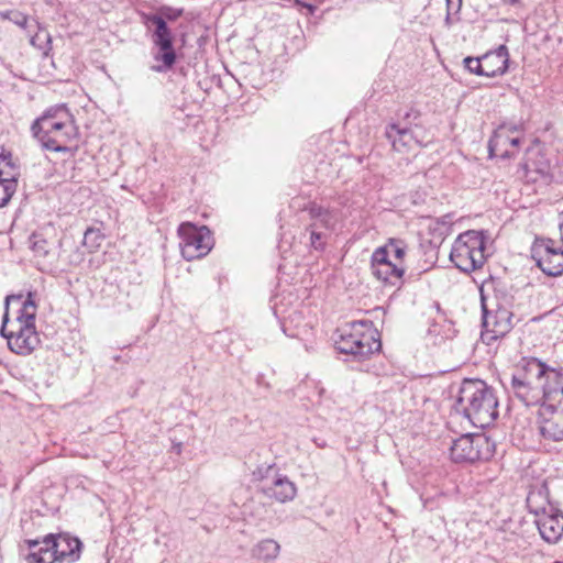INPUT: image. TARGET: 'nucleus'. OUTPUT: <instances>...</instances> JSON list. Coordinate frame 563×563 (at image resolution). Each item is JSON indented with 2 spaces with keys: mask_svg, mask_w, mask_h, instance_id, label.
Instances as JSON below:
<instances>
[{
  "mask_svg": "<svg viewBox=\"0 0 563 563\" xmlns=\"http://www.w3.org/2000/svg\"><path fill=\"white\" fill-rule=\"evenodd\" d=\"M511 388L526 406L563 405V367H550L534 357L523 360L512 375Z\"/></svg>",
  "mask_w": 563,
  "mask_h": 563,
  "instance_id": "1",
  "label": "nucleus"
},
{
  "mask_svg": "<svg viewBox=\"0 0 563 563\" xmlns=\"http://www.w3.org/2000/svg\"><path fill=\"white\" fill-rule=\"evenodd\" d=\"M36 303L33 294L11 295L5 299V312L1 335L7 339L10 350L16 354L27 355L40 343L35 330Z\"/></svg>",
  "mask_w": 563,
  "mask_h": 563,
  "instance_id": "2",
  "label": "nucleus"
},
{
  "mask_svg": "<svg viewBox=\"0 0 563 563\" xmlns=\"http://www.w3.org/2000/svg\"><path fill=\"white\" fill-rule=\"evenodd\" d=\"M456 406L475 427H488L498 417L494 390L479 379H465L462 383Z\"/></svg>",
  "mask_w": 563,
  "mask_h": 563,
  "instance_id": "3",
  "label": "nucleus"
},
{
  "mask_svg": "<svg viewBox=\"0 0 563 563\" xmlns=\"http://www.w3.org/2000/svg\"><path fill=\"white\" fill-rule=\"evenodd\" d=\"M31 132L44 148L54 152L68 151L67 144L77 135L73 117L64 104L47 109L32 123Z\"/></svg>",
  "mask_w": 563,
  "mask_h": 563,
  "instance_id": "4",
  "label": "nucleus"
},
{
  "mask_svg": "<svg viewBox=\"0 0 563 563\" xmlns=\"http://www.w3.org/2000/svg\"><path fill=\"white\" fill-rule=\"evenodd\" d=\"M333 342L340 353L356 361L368 358L382 347L379 333L371 320L346 322L335 331Z\"/></svg>",
  "mask_w": 563,
  "mask_h": 563,
  "instance_id": "5",
  "label": "nucleus"
},
{
  "mask_svg": "<svg viewBox=\"0 0 563 563\" xmlns=\"http://www.w3.org/2000/svg\"><path fill=\"white\" fill-rule=\"evenodd\" d=\"M27 563H73L80 556L81 542L68 534H47L43 540H27Z\"/></svg>",
  "mask_w": 563,
  "mask_h": 563,
  "instance_id": "6",
  "label": "nucleus"
},
{
  "mask_svg": "<svg viewBox=\"0 0 563 563\" xmlns=\"http://www.w3.org/2000/svg\"><path fill=\"white\" fill-rule=\"evenodd\" d=\"M485 241L482 232L470 230L461 233L452 245L450 260L464 273L481 268L485 263Z\"/></svg>",
  "mask_w": 563,
  "mask_h": 563,
  "instance_id": "7",
  "label": "nucleus"
},
{
  "mask_svg": "<svg viewBox=\"0 0 563 563\" xmlns=\"http://www.w3.org/2000/svg\"><path fill=\"white\" fill-rule=\"evenodd\" d=\"M547 504L548 500L542 495L541 490L531 492L527 497V505L530 512L538 517L536 523L541 538L545 542L554 544L563 536V514L554 511L553 509L547 512Z\"/></svg>",
  "mask_w": 563,
  "mask_h": 563,
  "instance_id": "8",
  "label": "nucleus"
},
{
  "mask_svg": "<svg viewBox=\"0 0 563 563\" xmlns=\"http://www.w3.org/2000/svg\"><path fill=\"white\" fill-rule=\"evenodd\" d=\"M143 24L152 32V42L158 47L161 54L155 56L156 60H162L163 66L155 67L156 71L169 69L176 62V53L174 49V34L167 23L158 15L151 13L142 14Z\"/></svg>",
  "mask_w": 563,
  "mask_h": 563,
  "instance_id": "9",
  "label": "nucleus"
},
{
  "mask_svg": "<svg viewBox=\"0 0 563 563\" xmlns=\"http://www.w3.org/2000/svg\"><path fill=\"white\" fill-rule=\"evenodd\" d=\"M178 235L181 255L188 262L206 256L213 246L211 231L206 225L181 223L178 228Z\"/></svg>",
  "mask_w": 563,
  "mask_h": 563,
  "instance_id": "10",
  "label": "nucleus"
},
{
  "mask_svg": "<svg viewBox=\"0 0 563 563\" xmlns=\"http://www.w3.org/2000/svg\"><path fill=\"white\" fill-rule=\"evenodd\" d=\"M490 456L492 443L484 434H464L451 445V459L456 463H474Z\"/></svg>",
  "mask_w": 563,
  "mask_h": 563,
  "instance_id": "11",
  "label": "nucleus"
},
{
  "mask_svg": "<svg viewBox=\"0 0 563 563\" xmlns=\"http://www.w3.org/2000/svg\"><path fill=\"white\" fill-rule=\"evenodd\" d=\"M531 256L545 275L556 277L563 274L562 241L538 239L533 243Z\"/></svg>",
  "mask_w": 563,
  "mask_h": 563,
  "instance_id": "12",
  "label": "nucleus"
},
{
  "mask_svg": "<svg viewBox=\"0 0 563 563\" xmlns=\"http://www.w3.org/2000/svg\"><path fill=\"white\" fill-rule=\"evenodd\" d=\"M482 309H483V332L482 339L487 344L492 341H496L499 338L505 336L514 327L512 312L506 307H497L496 309H489L482 297Z\"/></svg>",
  "mask_w": 563,
  "mask_h": 563,
  "instance_id": "13",
  "label": "nucleus"
},
{
  "mask_svg": "<svg viewBox=\"0 0 563 563\" xmlns=\"http://www.w3.org/2000/svg\"><path fill=\"white\" fill-rule=\"evenodd\" d=\"M518 131L519 129L517 125L503 124L498 126L488 142L489 155L500 156L503 158L514 156L515 150L520 144V137L512 136L511 134Z\"/></svg>",
  "mask_w": 563,
  "mask_h": 563,
  "instance_id": "14",
  "label": "nucleus"
},
{
  "mask_svg": "<svg viewBox=\"0 0 563 563\" xmlns=\"http://www.w3.org/2000/svg\"><path fill=\"white\" fill-rule=\"evenodd\" d=\"M540 433L552 441L563 440V405H540Z\"/></svg>",
  "mask_w": 563,
  "mask_h": 563,
  "instance_id": "15",
  "label": "nucleus"
},
{
  "mask_svg": "<svg viewBox=\"0 0 563 563\" xmlns=\"http://www.w3.org/2000/svg\"><path fill=\"white\" fill-rule=\"evenodd\" d=\"M372 273L384 283L393 286L400 282L404 269L388 258V247H378L372 254Z\"/></svg>",
  "mask_w": 563,
  "mask_h": 563,
  "instance_id": "16",
  "label": "nucleus"
},
{
  "mask_svg": "<svg viewBox=\"0 0 563 563\" xmlns=\"http://www.w3.org/2000/svg\"><path fill=\"white\" fill-rule=\"evenodd\" d=\"M418 124H415V129L410 126H401L400 124L393 123L386 128V137L391 142V145L397 152H409L416 146H422L423 142L419 139L416 131Z\"/></svg>",
  "mask_w": 563,
  "mask_h": 563,
  "instance_id": "17",
  "label": "nucleus"
},
{
  "mask_svg": "<svg viewBox=\"0 0 563 563\" xmlns=\"http://www.w3.org/2000/svg\"><path fill=\"white\" fill-rule=\"evenodd\" d=\"M261 493L269 499L278 503L291 501L297 495L296 484L287 475L279 473L271 483L260 486Z\"/></svg>",
  "mask_w": 563,
  "mask_h": 563,
  "instance_id": "18",
  "label": "nucleus"
},
{
  "mask_svg": "<svg viewBox=\"0 0 563 563\" xmlns=\"http://www.w3.org/2000/svg\"><path fill=\"white\" fill-rule=\"evenodd\" d=\"M482 58L485 77L490 78L503 75L508 68L509 54L506 45H500L495 51L487 52Z\"/></svg>",
  "mask_w": 563,
  "mask_h": 563,
  "instance_id": "19",
  "label": "nucleus"
},
{
  "mask_svg": "<svg viewBox=\"0 0 563 563\" xmlns=\"http://www.w3.org/2000/svg\"><path fill=\"white\" fill-rule=\"evenodd\" d=\"M280 552V545L273 539H264L260 541L252 550L253 558L269 562L275 560Z\"/></svg>",
  "mask_w": 563,
  "mask_h": 563,
  "instance_id": "20",
  "label": "nucleus"
},
{
  "mask_svg": "<svg viewBox=\"0 0 563 563\" xmlns=\"http://www.w3.org/2000/svg\"><path fill=\"white\" fill-rule=\"evenodd\" d=\"M308 214L312 222L318 223V230L319 229H330L334 224V221H335L333 213L329 209H325L316 203H312L308 208Z\"/></svg>",
  "mask_w": 563,
  "mask_h": 563,
  "instance_id": "21",
  "label": "nucleus"
},
{
  "mask_svg": "<svg viewBox=\"0 0 563 563\" xmlns=\"http://www.w3.org/2000/svg\"><path fill=\"white\" fill-rule=\"evenodd\" d=\"M20 168L13 162L12 154L4 150L0 153V179H19Z\"/></svg>",
  "mask_w": 563,
  "mask_h": 563,
  "instance_id": "22",
  "label": "nucleus"
},
{
  "mask_svg": "<svg viewBox=\"0 0 563 563\" xmlns=\"http://www.w3.org/2000/svg\"><path fill=\"white\" fill-rule=\"evenodd\" d=\"M279 473L280 471L275 463H263L252 471V479L261 483V486H265L267 483H271L275 476H278Z\"/></svg>",
  "mask_w": 563,
  "mask_h": 563,
  "instance_id": "23",
  "label": "nucleus"
},
{
  "mask_svg": "<svg viewBox=\"0 0 563 563\" xmlns=\"http://www.w3.org/2000/svg\"><path fill=\"white\" fill-rule=\"evenodd\" d=\"M37 32L31 36L30 43L32 46L36 47L44 55H47L52 49V36L51 34L43 29L37 21H33Z\"/></svg>",
  "mask_w": 563,
  "mask_h": 563,
  "instance_id": "24",
  "label": "nucleus"
},
{
  "mask_svg": "<svg viewBox=\"0 0 563 563\" xmlns=\"http://www.w3.org/2000/svg\"><path fill=\"white\" fill-rule=\"evenodd\" d=\"M31 243L34 254L38 257H46L54 250V242L48 241L42 231L32 234Z\"/></svg>",
  "mask_w": 563,
  "mask_h": 563,
  "instance_id": "25",
  "label": "nucleus"
},
{
  "mask_svg": "<svg viewBox=\"0 0 563 563\" xmlns=\"http://www.w3.org/2000/svg\"><path fill=\"white\" fill-rule=\"evenodd\" d=\"M18 188V179H0V208L4 207Z\"/></svg>",
  "mask_w": 563,
  "mask_h": 563,
  "instance_id": "26",
  "label": "nucleus"
},
{
  "mask_svg": "<svg viewBox=\"0 0 563 563\" xmlns=\"http://www.w3.org/2000/svg\"><path fill=\"white\" fill-rule=\"evenodd\" d=\"M184 13V9L174 8L170 5H162L157 9L153 15H158V18L163 19L165 23L175 22L178 20Z\"/></svg>",
  "mask_w": 563,
  "mask_h": 563,
  "instance_id": "27",
  "label": "nucleus"
},
{
  "mask_svg": "<svg viewBox=\"0 0 563 563\" xmlns=\"http://www.w3.org/2000/svg\"><path fill=\"white\" fill-rule=\"evenodd\" d=\"M463 64L471 74L485 76L484 63L482 57L468 56L464 58Z\"/></svg>",
  "mask_w": 563,
  "mask_h": 563,
  "instance_id": "28",
  "label": "nucleus"
},
{
  "mask_svg": "<svg viewBox=\"0 0 563 563\" xmlns=\"http://www.w3.org/2000/svg\"><path fill=\"white\" fill-rule=\"evenodd\" d=\"M102 238L103 236L100 233V230L88 228L84 234V245L88 246L90 250H93L100 245Z\"/></svg>",
  "mask_w": 563,
  "mask_h": 563,
  "instance_id": "29",
  "label": "nucleus"
},
{
  "mask_svg": "<svg viewBox=\"0 0 563 563\" xmlns=\"http://www.w3.org/2000/svg\"><path fill=\"white\" fill-rule=\"evenodd\" d=\"M384 247H388V258L390 254H393L396 260H402L406 254V246L404 242L399 240H390Z\"/></svg>",
  "mask_w": 563,
  "mask_h": 563,
  "instance_id": "30",
  "label": "nucleus"
},
{
  "mask_svg": "<svg viewBox=\"0 0 563 563\" xmlns=\"http://www.w3.org/2000/svg\"><path fill=\"white\" fill-rule=\"evenodd\" d=\"M310 230V244L314 250H321L323 247V234L318 230V223L311 222L309 225Z\"/></svg>",
  "mask_w": 563,
  "mask_h": 563,
  "instance_id": "31",
  "label": "nucleus"
},
{
  "mask_svg": "<svg viewBox=\"0 0 563 563\" xmlns=\"http://www.w3.org/2000/svg\"><path fill=\"white\" fill-rule=\"evenodd\" d=\"M9 20L11 22H13L14 24H16L18 26L23 27V29H26V27L31 26L29 18L25 14H23V13H21L19 11L10 12L9 13Z\"/></svg>",
  "mask_w": 563,
  "mask_h": 563,
  "instance_id": "32",
  "label": "nucleus"
},
{
  "mask_svg": "<svg viewBox=\"0 0 563 563\" xmlns=\"http://www.w3.org/2000/svg\"><path fill=\"white\" fill-rule=\"evenodd\" d=\"M446 1V12H451L454 14L460 13L462 8V0H445Z\"/></svg>",
  "mask_w": 563,
  "mask_h": 563,
  "instance_id": "33",
  "label": "nucleus"
},
{
  "mask_svg": "<svg viewBox=\"0 0 563 563\" xmlns=\"http://www.w3.org/2000/svg\"><path fill=\"white\" fill-rule=\"evenodd\" d=\"M420 117V113L419 111L417 110H413V109H410L409 111H407L405 114H404V120L405 121H408V122H411V121H416L418 120Z\"/></svg>",
  "mask_w": 563,
  "mask_h": 563,
  "instance_id": "34",
  "label": "nucleus"
},
{
  "mask_svg": "<svg viewBox=\"0 0 563 563\" xmlns=\"http://www.w3.org/2000/svg\"><path fill=\"white\" fill-rule=\"evenodd\" d=\"M456 21H459L457 14H454V13H451V12H446V15H445V24H446V26H451Z\"/></svg>",
  "mask_w": 563,
  "mask_h": 563,
  "instance_id": "35",
  "label": "nucleus"
},
{
  "mask_svg": "<svg viewBox=\"0 0 563 563\" xmlns=\"http://www.w3.org/2000/svg\"><path fill=\"white\" fill-rule=\"evenodd\" d=\"M297 4H301V2L299 0H295ZM303 7H306L310 13H312L314 11V7L312 4H308V3H302Z\"/></svg>",
  "mask_w": 563,
  "mask_h": 563,
  "instance_id": "36",
  "label": "nucleus"
},
{
  "mask_svg": "<svg viewBox=\"0 0 563 563\" xmlns=\"http://www.w3.org/2000/svg\"><path fill=\"white\" fill-rule=\"evenodd\" d=\"M503 1H504V3L510 4V5L517 4L519 2V0H503Z\"/></svg>",
  "mask_w": 563,
  "mask_h": 563,
  "instance_id": "37",
  "label": "nucleus"
}]
</instances>
